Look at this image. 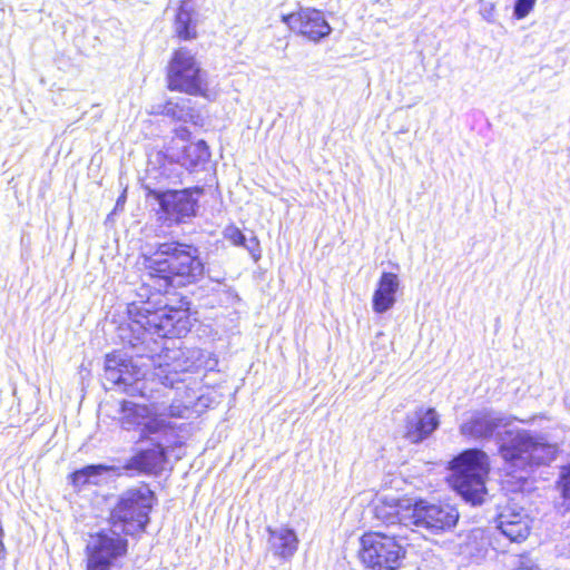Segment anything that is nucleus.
Wrapping results in <instances>:
<instances>
[{"instance_id":"f257e3e1","label":"nucleus","mask_w":570,"mask_h":570,"mask_svg":"<svg viewBox=\"0 0 570 570\" xmlns=\"http://www.w3.org/2000/svg\"><path fill=\"white\" fill-rule=\"evenodd\" d=\"M510 421L502 413L492 410H478L469 413L460 425V433L472 440H485L495 435L499 453L504 460L508 473H518V480H525L529 469L552 462L558 453V445L548 442L541 435L527 430H505Z\"/></svg>"},{"instance_id":"f03ea898","label":"nucleus","mask_w":570,"mask_h":570,"mask_svg":"<svg viewBox=\"0 0 570 570\" xmlns=\"http://www.w3.org/2000/svg\"><path fill=\"white\" fill-rule=\"evenodd\" d=\"M154 502L158 501H115L105 518L107 525L89 533L86 570L120 569L129 554L130 540L139 541L147 532Z\"/></svg>"},{"instance_id":"7ed1b4c3","label":"nucleus","mask_w":570,"mask_h":570,"mask_svg":"<svg viewBox=\"0 0 570 570\" xmlns=\"http://www.w3.org/2000/svg\"><path fill=\"white\" fill-rule=\"evenodd\" d=\"M188 406L173 402L170 405L160 403L138 404L130 401L121 403L120 425L126 431H136L141 439L159 436L165 443H156L153 448L140 451L130 458L124 466L144 473H158L164 470L169 448V439L176 436L177 425L171 419H183Z\"/></svg>"},{"instance_id":"20e7f679","label":"nucleus","mask_w":570,"mask_h":570,"mask_svg":"<svg viewBox=\"0 0 570 570\" xmlns=\"http://www.w3.org/2000/svg\"><path fill=\"white\" fill-rule=\"evenodd\" d=\"M149 301L141 305L131 303L128 308L130 321L128 327L132 337L128 341L132 346L138 343L148 345L159 338L183 336L190 328V318L187 309L169 307L167 305L151 309Z\"/></svg>"},{"instance_id":"39448f33","label":"nucleus","mask_w":570,"mask_h":570,"mask_svg":"<svg viewBox=\"0 0 570 570\" xmlns=\"http://www.w3.org/2000/svg\"><path fill=\"white\" fill-rule=\"evenodd\" d=\"M142 265L150 278L164 283L159 285V289L191 284L204 272L197 249L177 243L161 244L154 255L144 257Z\"/></svg>"},{"instance_id":"423d86ee","label":"nucleus","mask_w":570,"mask_h":570,"mask_svg":"<svg viewBox=\"0 0 570 570\" xmlns=\"http://www.w3.org/2000/svg\"><path fill=\"white\" fill-rule=\"evenodd\" d=\"M451 469L450 484L462 499H482L485 493L484 476L490 469L485 452L478 449L463 451L452 460Z\"/></svg>"},{"instance_id":"0eeeda50","label":"nucleus","mask_w":570,"mask_h":570,"mask_svg":"<svg viewBox=\"0 0 570 570\" xmlns=\"http://www.w3.org/2000/svg\"><path fill=\"white\" fill-rule=\"evenodd\" d=\"M358 557L368 570H399L406 557V547L383 532H365L360 538Z\"/></svg>"},{"instance_id":"6e6552de","label":"nucleus","mask_w":570,"mask_h":570,"mask_svg":"<svg viewBox=\"0 0 570 570\" xmlns=\"http://www.w3.org/2000/svg\"><path fill=\"white\" fill-rule=\"evenodd\" d=\"M167 81L170 90L207 99L214 97L208 88L206 73L202 70L195 55L187 48L174 51L167 67Z\"/></svg>"},{"instance_id":"1a4fd4ad","label":"nucleus","mask_w":570,"mask_h":570,"mask_svg":"<svg viewBox=\"0 0 570 570\" xmlns=\"http://www.w3.org/2000/svg\"><path fill=\"white\" fill-rule=\"evenodd\" d=\"M459 519L456 507L449 501H412L411 525L424 528L433 534L453 530Z\"/></svg>"},{"instance_id":"9d476101","label":"nucleus","mask_w":570,"mask_h":570,"mask_svg":"<svg viewBox=\"0 0 570 570\" xmlns=\"http://www.w3.org/2000/svg\"><path fill=\"white\" fill-rule=\"evenodd\" d=\"M197 351H185L181 347L166 346L161 353L148 361L154 367L151 375L166 386L174 387L180 381L179 375L195 367Z\"/></svg>"},{"instance_id":"9b49d317","label":"nucleus","mask_w":570,"mask_h":570,"mask_svg":"<svg viewBox=\"0 0 570 570\" xmlns=\"http://www.w3.org/2000/svg\"><path fill=\"white\" fill-rule=\"evenodd\" d=\"M282 21L293 32L313 42H318L332 31L323 12L312 8H304L296 12L284 14Z\"/></svg>"},{"instance_id":"f8f14e48","label":"nucleus","mask_w":570,"mask_h":570,"mask_svg":"<svg viewBox=\"0 0 570 570\" xmlns=\"http://www.w3.org/2000/svg\"><path fill=\"white\" fill-rule=\"evenodd\" d=\"M154 195L159 202L165 219L170 223H183L196 214V200L188 189L167 190Z\"/></svg>"},{"instance_id":"ddd939ff","label":"nucleus","mask_w":570,"mask_h":570,"mask_svg":"<svg viewBox=\"0 0 570 570\" xmlns=\"http://www.w3.org/2000/svg\"><path fill=\"white\" fill-rule=\"evenodd\" d=\"M266 550L281 562H289L296 554L299 538L296 530L288 524L267 525Z\"/></svg>"},{"instance_id":"4468645a","label":"nucleus","mask_w":570,"mask_h":570,"mask_svg":"<svg viewBox=\"0 0 570 570\" xmlns=\"http://www.w3.org/2000/svg\"><path fill=\"white\" fill-rule=\"evenodd\" d=\"M440 426V415L433 407L420 406L405 419L403 436L412 444L430 438Z\"/></svg>"},{"instance_id":"2eb2a0df","label":"nucleus","mask_w":570,"mask_h":570,"mask_svg":"<svg viewBox=\"0 0 570 570\" xmlns=\"http://www.w3.org/2000/svg\"><path fill=\"white\" fill-rule=\"evenodd\" d=\"M105 376L114 384L132 386L138 384L145 372L141 366L132 360H126L119 354H108L105 363Z\"/></svg>"},{"instance_id":"dca6fc26","label":"nucleus","mask_w":570,"mask_h":570,"mask_svg":"<svg viewBox=\"0 0 570 570\" xmlns=\"http://www.w3.org/2000/svg\"><path fill=\"white\" fill-rule=\"evenodd\" d=\"M401 281L397 274L383 272L379 277L372 295V309L376 314H384L392 309L397 301Z\"/></svg>"},{"instance_id":"f3484780","label":"nucleus","mask_w":570,"mask_h":570,"mask_svg":"<svg viewBox=\"0 0 570 570\" xmlns=\"http://www.w3.org/2000/svg\"><path fill=\"white\" fill-rule=\"evenodd\" d=\"M497 550L493 543V533L489 529H472L461 547V553L472 563H481L490 552Z\"/></svg>"},{"instance_id":"a211bd4d","label":"nucleus","mask_w":570,"mask_h":570,"mask_svg":"<svg viewBox=\"0 0 570 570\" xmlns=\"http://www.w3.org/2000/svg\"><path fill=\"white\" fill-rule=\"evenodd\" d=\"M374 518L389 525H411L412 501H377L372 508Z\"/></svg>"},{"instance_id":"6ab92c4d","label":"nucleus","mask_w":570,"mask_h":570,"mask_svg":"<svg viewBox=\"0 0 570 570\" xmlns=\"http://www.w3.org/2000/svg\"><path fill=\"white\" fill-rule=\"evenodd\" d=\"M120 469L111 465H88L72 473V483L77 487L88 483L100 484L111 478L119 475Z\"/></svg>"},{"instance_id":"aec40b11","label":"nucleus","mask_w":570,"mask_h":570,"mask_svg":"<svg viewBox=\"0 0 570 570\" xmlns=\"http://www.w3.org/2000/svg\"><path fill=\"white\" fill-rule=\"evenodd\" d=\"M195 7L189 0L181 2L175 20V32L184 40L196 38Z\"/></svg>"},{"instance_id":"412c9836","label":"nucleus","mask_w":570,"mask_h":570,"mask_svg":"<svg viewBox=\"0 0 570 570\" xmlns=\"http://www.w3.org/2000/svg\"><path fill=\"white\" fill-rule=\"evenodd\" d=\"M208 146L204 140L188 142L184 146L181 154L177 157V161L188 169L205 164L209 159Z\"/></svg>"},{"instance_id":"4be33fe9","label":"nucleus","mask_w":570,"mask_h":570,"mask_svg":"<svg viewBox=\"0 0 570 570\" xmlns=\"http://www.w3.org/2000/svg\"><path fill=\"white\" fill-rule=\"evenodd\" d=\"M223 235L224 238L228 240L232 245L245 247L250 254L254 262H258L261 259L262 250L259 240L256 236H252L247 243L243 232L235 225L226 226L223 232Z\"/></svg>"},{"instance_id":"5701e85b","label":"nucleus","mask_w":570,"mask_h":570,"mask_svg":"<svg viewBox=\"0 0 570 570\" xmlns=\"http://www.w3.org/2000/svg\"><path fill=\"white\" fill-rule=\"evenodd\" d=\"M497 514V528L510 523V521H532L523 507H519L515 501H507L505 507L499 505Z\"/></svg>"},{"instance_id":"b1692460","label":"nucleus","mask_w":570,"mask_h":570,"mask_svg":"<svg viewBox=\"0 0 570 570\" xmlns=\"http://www.w3.org/2000/svg\"><path fill=\"white\" fill-rule=\"evenodd\" d=\"M532 521H510L505 525L497 528L504 538H507L510 542H522L524 541L531 530Z\"/></svg>"},{"instance_id":"393cba45","label":"nucleus","mask_w":570,"mask_h":570,"mask_svg":"<svg viewBox=\"0 0 570 570\" xmlns=\"http://www.w3.org/2000/svg\"><path fill=\"white\" fill-rule=\"evenodd\" d=\"M513 570H541V568L530 556V552H523L517 556L513 563Z\"/></svg>"},{"instance_id":"a878e982","label":"nucleus","mask_w":570,"mask_h":570,"mask_svg":"<svg viewBox=\"0 0 570 570\" xmlns=\"http://www.w3.org/2000/svg\"><path fill=\"white\" fill-rule=\"evenodd\" d=\"M537 0H515L513 7V17L518 20H522L530 14L533 10Z\"/></svg>"},{"instance_id":"bb28decb","label":"nucleus","mask_w":570,"mask_h":570,"mask_svg":"<svg viewBox=\"0 0 570 570\" xmlns=\"http://www.w3.org/2000/svg\"><path fill=\"white\" fill-rule=\"evenodd\" d=\"M479 13L489 23L495 22V3L487 0H480Z\"/></svg>"},{"instance_id":"cd10ccee","label":"nucleus","mask_w":570,"mask_h":570,"mask_svg":"<svg viewBox=\"0 0 570 570\" xmlns=\"http://www.w3.org/2000/svg\"><path fill=\"white\" fill-rule=\"evenodd\" d=\"M558 483L562 490L563 499H570V464L561 468Z\"/></svg>"},{"instance_id":"c85d7f7f","label":"nucleus","mask_w":570,"mask_h":570,"mask_svg":"<svg viewBox=\"0 0 570 570\" xmlns=\"http://www.w3.org/2000/svg\"><path fill=\"white\" fill-rule=\"evenodd\" d=\"M176 109H177V105L169 101L164 106L161 114L170 116V117L179 119V120L183 119V116L180 114H178Z\"/></svg>"},{"instance_id":"c756f323","label":"nucleus","mask_w":570,"mask_h":570,"mask_svg":"<svg viewBox=\"0 0 570 570\" xmlns=\"http://www.w3.org/2000/svg\"><path fill=\"white\" fill-rule=\"evenodd\" d=\"M150 495H153V493L149 491L148 488H141L137 491V494L135 497H132L131 499L142 500V499H148Z\"/></svg>"},{"instance_id":"7c9ffc66","label":"nucleus","mask_w":570,"mask_h":570,"mask_svg":"<svg viewBox=\"0 0 570 570\" xmlns=\"http://www.w3.org/2000/svg\"><path fill=\"white\" fill-rule=\"evenodd\" d=\"M6 554H7V551H6V547L3 543V539H0V561H3L6 559Z\"/></svg>"},{"instance_id":"2f4dec72","label":"nucleus","mask_w":570,"mask_h":570,"mask_svg":"<svg viewBox=\"0 0 570 570\" xmlns=\"http://www.w3.org/2000/svg\"><path fill=\"white\" fill-rule=\"evenodd\" d=\"M466 503H470L472 507H480L482 505L485 501H476V500H473V501H465Z\"/></svg>"},{"instance_id":"473e14b6","label":"nucleus","mask_w":570,"mask_h":570,"mask_svg":"<svg viewBox=\"0 0 570 570\" xmlns=\"http://www.w3.org/2000/svg\"><path fill=\"white\" fill-rule=\"evenodd\" d=\"M135 391L139 392L140 394H144V392H142V387L135 386V387H132V391H131V392H135Z\"/></svg>"},{"instance_id":"72a5a7b5","label":"nucleus","mask_w":570,"mask_h":570,"mask_svg":"<svg viewBox=\"0 0 570 570\" xmlns=\"http://www.w3.org/2000/svg\"><path fill=\"white\" fill-rule=\"evenodd\" d=\"M568 502H569V504L567 505V509L570 510V500Z\"/></svg>"}]
</instances>
